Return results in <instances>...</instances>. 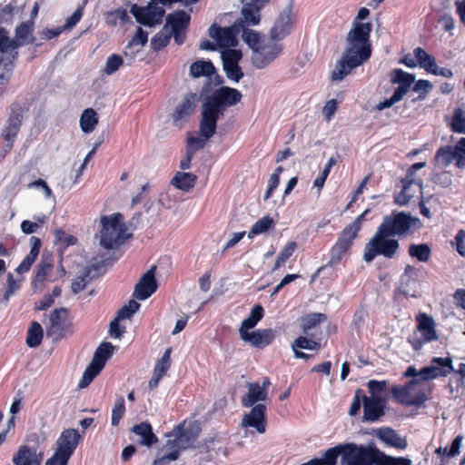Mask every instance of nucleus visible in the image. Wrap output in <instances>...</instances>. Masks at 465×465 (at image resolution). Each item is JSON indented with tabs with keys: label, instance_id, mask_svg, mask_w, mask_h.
<instances>
[{
	"label": "nucleus",
	"instance_id": "nucleus-1",
	"mask_svg": "<svg viewBox=\"0 0 465 465\" xmlns=\"http://www.w3.org/2000/svg\"><path fill=\"white\" fill-rule=\"evenodd\" d=\"M371 25L370 23H355L348 33V46L336 69L331 74L333 81H341L351 71L367 61L371 54L369 43Z\"/></svg>",
	"mask_w": 465,
	"mask_h": 465
},
{
	"label": "nucleus",
	"instance_id": "nucleus-2",
	"mask_svg": "<svg viewBox=\"0 0 465 465\" xmlns=\"http://www.w3.org/2000/svg\"><path fill=\"white\" fill-rule=\"evenodd\" d=\"M400 249L399 240L377 228L374 235L366 243L363 259L366 262H372L375 257L381 255L386 259L395 258Z\"/></svg>",
	"mask_w": 465,
	"mask_h": 465
},
{
	"label": "nucleus",
	"instance_id": "nucleus-3",
	"mask_svg": "<svg viewBox=\"0 0 465 465\" xmlns=\"http://www.w3.org/2000/svg\"><path fill=\"white\" fill-rule=\"evenodd\" d=\"M101 223L100 244L105 249L117 248L129 237L120 213L102 217Z\"/></svg>",
	"mask_w": 465,
	"mask_h": 465
},
{
	"label": "nucleus",
	"instance_id": "nucleus-4",
	"mask_svg": "<svg viewBox=\"0 0 465 465\" xmlns=\"http://www.w3.org/2000/svg\"><path fill=\"white\" fill-rule=\"evenodd\" d=\"M429 388L426 382L412 379L404 386H393L392 396L405 406H422L428 400Z\"/></svg>",
	"mask_w": 465,
	"mask_h": 465
},
{
	"label": "nucleus",
	"instance_id": "nucleus-5",
	"mask_svg": "<svg viewBox=\"0 0 465 465\" xmlns=\"http://www.w3.org/2000/svg\"><path fill=\"white\" fill-rule=\"evenodd\" d=\"M420 221L405 212H392L382 218L381 223L378 226L385 233L392 237L407 235L411 228H420Z\"/></svg>",
	"mask_w": 465,
	"mask_h": 465
},
{
	"label": "nucleus",
	"instance_id": "nucleus-6",
	"mask_svg": "<svg viewBox=\"0 0 465 465\" xmlns=\"http://www.w3.org/2000/svg\"><path fill=\"white\" fill-rule=\"evenodd\" d=\"M452 371H454V369L450 357H434L430 361V365L422 368L419 371L415 367L409 366L404 372V377H411L412 379H419L422 382H427L439 377H445Z\"/></svg>",
	"mask_w": 465,
	"mask_h": 465
},
{
	"label": "nucleus",
	"instance_id": "nucleus-7",
	"mask_svg": "<svg viewBox=\"0 0 465 465\" xmlns=\"http://www.w3.org/2000/svg\"><path fill=\"white\" fill-rule=\"evenodd\" d=\"M417 327L413 334L408 337V342L415 351H420L424 344L439 340L434 319L420 312L416 316Z\"/></svg>",
	"mask_w": 465,
	"mask_h": 465
},
{
	"label": "nucleus",
	"instance_id": "nucleus-8",
	"mask_svg": "<svg viewBox=\"0 0 465 465\" xmlns=\"http://www.w3.org/2000/svg\"><path fill=\"white\" fill-rule=\"evenodd\" d=\"M166 436L168 440L153 465H168L179 458L182 450L189 448L181 435V426H175Z\"/></svg>",
	"mask_w": 465,
	"mask_h": 465
},
{
	"label": "nucleus",
	"instance_id": "nucleus-9",
	"mask_svg": "<svg viewBox=\"0 0 465 465\" xmlns=\"http://www.w3.org/2000/svg\"><path fill=\"white\" fill-rule=\"evenodd\" d=\"M242 98V94L239 90L229 86H221L213 91L203 104L223 115L228 107L237 104Z\"/></svg>",
	"mask_w": 465,
	"mask_h": 465
},
{
	"label": "nucleus",
	"instance_id": "nucleus-10",
	"mask_svg": "<svg viewBox=\"0 0 465 465\" xmlns=\"http://www.w3.org/2000/svg\"><path fill=\"white\" fill-rule=\"evenodd\" d=\"M114 349V346L110 342H103L100 344L79 381L78 387L80 389L86 388L101 372L106 361L113 355Z\"/></svg>",
	"mask_w": 465,
	"mask_h": 465
},
{
	"label": "nucleus",
	"instance_id": "nucleus-11",
	"mask_svg": "<svg viewBox=\"0 0 465 465\" xmlns=\"http://www.w3.org/2000/svg\"><path fill=\"white\" fill-rule=\"evenodd\" d=\"M378 450L369 446L347 443L343 445L341 465H373Z\"/></svg>",
	"mask_w": 465,
	"mask_h": 465
},
{
	"label": "nucleus",
	"instance_id": "nucleus-12",
	"mask_svg": "<svg viewBox=\"0 0 465 465\" xmlns=\"http://www.w3.org/2000/svg\"><path fill=\"white\" fill-rule=\"evenodd\" d=\"M130 13L139 24L152 27L162 23L165 10L163 6L154 5L149 2L146 6H139L136 4L133 5L130 8Z\"/></svg>",
	"mask_w": 465,
	"mask_h": 465
},
{
	"label": "nucleus",
	"instance_id": "nucleus-13",
	"mask_svg": "<svg viewBox=\"0 0 465 465\" xmlns=\"http://www.w3.org/2000/svg\"><path fill=\"white\" fill-rule=\"evenodd\" d=\"M279 40L264 41L258 51L252 54V64L258 69H262L274 61L282 51V45Z\"/></svg>",
	"mask_w": 465,
	"mask_h": 465
},
{
	"label": "nucleus",
	"instance_id": "nucleus-14",
	"mask_svg": "<svg viewBox=\"0 0 465 465\" xmlns=\"http://www.w3.org/2000/svg\"><path fill=\"white\" fill-rule=\"evenodd\" d=\"M241 28L234 23L228 27H221L212 25L209 28V35L221 48L233 47L237 45V35Z\"/></svg>",
	"mask_w": 465,
	"mask_h": 465
},
{
	"label": "nucleus",
	"instance_id": "nucleus-15",
	"mask_svg": "<svg viewBox=\"0 0 465 465\" xmlns=\"http://www.w3.org/2000/svg\"><path fill=\"white\" fill-rule=\"evenodd\" d=\"M241 426L242 428H253L256 432L263 434L267 426L265 404L258 403L252 406L251 411L243 415Z\"/></svg>",
	"mask_w": 465,
	"mask_h": 465
},
{
	"label": "nucleus",
	"instance_id": "nucleus-16",
	"mask_svg": "<svg viewBox=\"0 0 465 465\" xmlns=\"http://www.w3.org/2000/svg\"><path fill=\"white\" fill-rule=\"evenodd\" d=\"M81 440L79 431L75 429H66L62 431L56 440L55 452L70 459L76 450Z\"/></svg>",
	"mask_w": 465,
	"mask_h": 465
},
{
	"label": "nucleus",
	"instance_id": "nucleus-17",
	"mask_svg": "<svg viewBox=\"0 0 465 465\" xmlns=\"http://www.w3.org/2000/svg\"><path fill=\"white\" fill-rule=\"evenodd\" d=\"M155 266H152L136 283L134 291V296L141 301L148 299L153 294L158 287L155 279Z\"/></svg>",
	"mask_w": 465,
	"mask_h": 465
},
{
	"label": "nucleus",
	"instance_id": "nucleus-18",
	"mask_svg": "<svg viewBox=\"0 0 465 465\" xmlns=\"http://www.w3.org/2000/svg\"><path fill=\"white\" fill-rule=\"evenodd\" d=\"M434 159L436 164L442 168H445L451 163H455L459 169L465 168V160L460 157V152L457 149V143L455 145H446L438 149Z\"/></svg>",
	"mask_w": 465,
	"mask_h": 465
},
{
	"label": "nucleus",
	"instance_id": "nucleus-19",
	"mask_svg": "<svg viewBox=\"0 0 465 465\" xmlns=\"http://www.w3.org/2000/svg\"><path fill=\"white\" fill-rule=\"evenodd\" d=\"M44 460V453L36 448L28 445H22L13 455L14 465H41Z\"/></svg>",
	"mask_w": 465,
	"mask_h": 465
},
{
	"label": "nucleus",
	"instance_id": "nucleus-20",
	"mask_svg": "<svg viewBox=\"0 0 465 465\" xmlns=\"http://www.w3.org/2000/svg\"><path fill=\"white\" fill-rule=\"evenodd\" d=\"M68 311L65 308L55 309L49 316L46 326L47 334L60 338L67 328Z\"/></svg>",
	"mask_w": 465,
	"mask_h": 465
},
{
	"label": "nucleus",
	"instance_id": "nucleus-21",
	"mask_svg": "<svg viewBox=\"0 0 465 465\" xmlns=\"http://www.w3.org/2000/svg\"><path fill=\"white\" fill-rule=\"evenodd\" d=\"M293 19L292 15L291 7H286L280 14L278 19L276 20L274 25L271 29L270 35L272 40H282L285 36H287L292 26Z\"/></svg>",
	"mask_w": 465,
	"mask_h": 465
},
{
	"label": "nucleus",
	"instance_id": "nucleus-22",
	"mask_svg": "<svg viewBox=\"0 0 465 465\" xmlns=\"http://www.w3.org/2000/svg\"><path fill=\"white\" fill-rule=\"evenodd\" d=\"M196 103L197 95L195 94H186L172 114L173 124L181 126L182 124L193 113L196 107Z\"/></svg>",
	"mask_w": 465,
	"mask_h": 465
},
{
	"label": "nucleus",
	"instance_id": "nucleus-23",
	"mask_svg": "<svg viewBox=\"0 0 465 465\" xmlns=\"http://www.w3.org/2000/svg\"><path fill=\"white\" fill-rule=\"evenodd\" d=\"M402 189L394 196V201L398 205L404 206L410 203L411 198L420 193L422 194V183L414 179L404 178L402 181Z\"/></svg>",
	"mask_w": 465,
	"mask_h": 465
},
{
	"label": "nucleus",
	"instance_id": "nucleus-24",
	"mask_svg": "<svg viewBox=\"0 0 465 465\" xmlns=\"http://www.w3.org/2000/svg\"><path fill=\"white\" fill-rule=\"evenodd\" d=\"M363 419L375 421L383 415L385 401L381 397L362 396Z\"/></svg>",
	"mask_w": 465,
	"mask_h": 465
},
{
	"label": "nucleus",
	"instance_id": "nucleus-25",
	"mask_svg": "<svg viewBox=\"0 0 465 465\" xmlns=\"http://www.w3.org/2000/svg\"><path fill=\"white\" fill-rule=\"evenodd\" d=\"M220 114L203 104L202 120L200 123V133L205 139H210L216 131L217 121Z\"/></svg>",
	"mask_w": 465,
	"mask_h": 465
},
{
	"label": "nucleus",
	"instance_id": "nucleus-26",
	"mask_svg": "<svg viewBox=\"0 0 465 465\" xmlns=\"http://www.w3.org/2000/svg\"><path fill=\"white\" fill-rule=\"evenodd\" d=\"M240 336L244 341L250 342L252 346L263 348L273 341L275 332L271 329H263L241 333Z\"/></svg>",
	"mask_w": 465,
	"mask_h": 465
},
{
	"label": "nucleus",
	"instance_id": "nucleus-27",
	"mask_svg": "<svg viewBox=\"0 0 465 465\" xmlns=\"http://www.w3.org/2000/svg\"><path fill=\"white\" fill-rule=\"evenodd\" d=\"M391 82L394 84H399L395 92L404 97L409 92L410 88L415 82V75L403 71L401 68H395L391 73Z\"/></svg>",
	"mask_w": 465,
	"mask_h": 465
},
{
	"label": "nucleus",
	"instance_id": "nucleus-28",
	"mask_svg": "<svg viewBox=\"0 0 465 465\" xmlns=\"http://www.w3.org/2000/svg\"><path fill=\"white\" fill-rule=\"evenodd\" d=\"M248 392L242 398V405L250 408L258 404L257 402L265 401L268 398L267 391L261 387L259 382H250L247 384Z\"/></svg>",
	"mask_w": 465,
	"mask_h": 465
},
{
	"label": "nucleus",
	"instance_id": "nucleus-29",
	"mask_svg": "<svg viewBox=\"0 0 465 465\" xmlns=\"http://www.w3.org/2000/svg\"><path fill=\"white\" fill-rule=\"evenodd\" d=\"M376 436L386 445L399 450H405L408 446L406 438L401 437L396 430L391 428L379 429Z\"/></svg>",
	"mask_w": 465,
	"mask_h": 465
},
{
	"label": "nucleus",
	"instance_id": "nucleus-30",
	"mask_svg": "<svg viewBox=\"0 0 465 465\" xmlns=\"http://www.w3.org/2000/svg\"><path fill=\"white\" fill-rule=\"evenodd\" d=\"M241 15L242 18L235 22L241 29H243L246 26H255L259 25L261 21L260 11L250 3H247L242 6Z\"/></svg>",
	"mask_w": 465,
	"mask_h": 465
},
{
	"label": "nucleus",
	"instance_id": "nucleus-31",
	"mask_svg": "<svg viewBox=\"0 0 465 465\" xmlns=\"http://www.w3.org/2000/svg\"><path fill=\"white\" fill-rule=\"evenodd\" d=\"M131 430L140 438L139 443L143 446L152 447L158 441V438L153 432V428L148 422L135 424Z\"/></svg>",
	"mask_w": 465,
	"mask_h": 465
},
{
	"label": "nucleus",
	"instance_id": "nucleus-32",
	"mask_svg": "<svg viewBox=\"0 0 465 465\" xmlns=\"http://www.w3.org/2000/svg\"><path fill=\"white\" fill-rule=\"evenodd\" d=\"M22 118L23 115L20 108L13 110L8 118L7 126L5 130L4 135L5 141L7 142V146L9 147L12 146L15 137L20 129Z\"/></svg>",
	"mask_w": 465,
	"mask_h": 465
},
{
	"label": "nucleus",
	"instance_id": "nucleus-33",
	"mask_svg": "<svg viewBox=\"0 0 465 465\" xmlns=\"http://www.w3.org/2000/svg\"><path fill=\"white\" fill-rule=\"evenodd\" d=\"M30 243H31V250L30 252L25 257V259L22 261V262L17 266L16 272L17 273H25L27 272L32 264L35 262V259L37 258L40 248H41V240L37 237L32 236L30 238Z\"/></svg>",
	"mask_w": 465,
	"mask_h": 465
},
{
	"label": "nucleus",
	"instance_id": "nucleus-34",
	"mask_svg": "<svg viewBox=\"0 0 465 465\" xmlns=\"http://www.w3.org/2000/svg\"><path fill=\"white\" fill-rule=\"evenodd\" d=\"M190 23V15L185 11H177L166 17L163 31L186 29Z\"/></svg>",
	"mask_w": 465,
	"mask_h": 465
},
{
	"label": "nucleus",
	"instance_id": "nucleus-35",
	"mask_svg": "<svg viewBox=\"0 0 465 465\" xmlns=\"http://www.w3.org/2000/svg\"><path fill=\"white\" fill-rule=\"evenodd\" d=\"M263 314L264 310L261 305L257 304L253 306L250 315L242 322L241 328L239 330L240 334L247 332L249 330L255 327L256 324L262 319Z\"/></svg>",
	"mask_w": 465,
	"mask_h": 465
},
{
	"label": "nucleus",
	"instance_id": "nucleus-36",
	"mask_svg": "<svg viewBox=\"0 0 465 465\" xmlns=\"http://www.w3.org/2000/svg\"><path fill=\"white\" fill-rule=\"evenodd\" d=\"M196 182V176L191 173L177 172L173 177L171 183L176 188L183 191H189Z\"/></svg>",
	"mask_w": 465,
	"mask_h": 465
},
{
	"label": "nucleus",
	"instance_id": "nucleus-37",
	"mask_svg": "<svg viewBox=\"0 0 465 465\" xmlns=\"http://www.w3.org/2000/svg\"><path fill=\"white\" fill-rule=\"evenodd\" d=\"M98 124L96 112L92 108L85 109L80 117V127L84 134H90Z\"/></svg>",
	"mask_w": 465,
	"mask_h": 465
},
{
	"label": "nucleus",
	"instance_id": "nucleus-38",
	"mask_svg": "<svg viewBox=\"0 0 465 465\" xmlns=\"http://www.w3.org/2000/svg\"><path fill=\"white\" fill-rule=\"evenodd\" d=\"M190 74L194 78L201 76L211 77L215 74V68L210 61H196L191 64Z\"/></svg>",
	"mask_w": 465,
	"mask_h": 465
},
{
	"label": "nucleus",
	"instance_id": "nucleus-39",
	"mask_svg": "<svg viewBox=\"0 0 465 465\" xmlns=\"http://www.w3.org/2000/svg\"><path fill=\"white\" fill-rule=\"evenodd\" d=\"M413 54L417 60V64H419L428 73L431 74L437 64L435 58L421 47H416L413 51Z\"/></svg>",
	"mask_w": 465,
	"mask_h": 465
},
{
	"label": "nucleus",
	"instance_id": "nucleus-40",
	"mask_svg": "<svg viewBox=\"0 0 465 465\" xmlns=\"http://www.w3.org/2000/svg\"><path fill=\"white\" fill-rule=\"evenodd\" d=\"M241 31L242 32V40L252 50V54H255L264 42V39L262 38L260 33L252 29L245 27L243 29H241Z\"/></svg>",
	"mask_w": 465,
	"mask_h": 465
},
{
	"label": "nucleus",
	"instance_id": "nucleus-41",
	"mask_svg": "<svg viewBox=\"0 0 465 465\" xmlns=\"http://www.w3.org/2000/svg\"><path fill=\"white\" fill-rule=\"evenodd\" d=\"M373 465H412V461L406 457H392L378 450Z\"/></svg>",
	"mask_w": 465,
	"mask_h": 465
},
{
	"label": "nucleus",
	"instance_id": "nucleus-42",
	"mask_svg": "<svg viewBox=\"0 0 465 465\" xmlns=\"http://www.w3.org/2000/svg\"><path fill=\"white\" fill-rule=\"evenodd\" d=\"M44 331L41 324L37 322H33L27 331L26 344L31 348L37 347L43 339Z\"/></svg>",
	"mask_w": 465,
	"mask_h": 465
},
{
	"label": "nucleus",
	"instance_id": "nucleus-43",
	"mask_svg": "<svg viewBox=\"0 0 465 465\" xmlns=\"http://www.w3.org/2000/svg\"><path fill=\"white\" fill-rule=\"evenodd\" d=\"M410 256L416 258L419 262H426L430 258V249L427 244H411L409 247Z\"/></svg>",
	"mask_w": 465,
	"mask_h": 465
},
{
	"label": "nucleus",
	"instance_id": "nucleus-44",
	"mask_svg": "<svg viewBox=\"0 0 465 465\" xmlns=\"http://www.w3.org/2000/svg\"><path fill=\"white\" fill-rule=\"evenodd\" d=\"M273 225V220L270 216H263L259 219L248 232V237L252 238L255 235L267 232Z\"/></svg>",
	"mask_w": 465,
	"mask_h": 465
},
{
	"label": "nucleus",
	"instance_id": "nucleus-45",
	"mask_svg": "<svg viewBox=\"0 0 465 465\" xmlns=\"http://www.w3.org/2000/svg\"><path fill=\"white\" fill-rule=\"evenodd\" d=\"M356 234L351 232L350 230L344 228L341 234L338 237V240L334 246L344 252L345 253L351 248L353 240L355 239Z\"/></svg>",
	"mask_w": 465,
	"mask_h": 465
},
{
	"label": "nucleus",
	"instance_id": "nucleus-46",
	"mask_svg": "<svg viewBox=\"0 0 465 465\" xmlns=\"http://www.w3.org/2000/svg\"><path fill=\"white\" fill-rule=\"evenodd\" d=\"M296 246L297 245L294 242H290L287 243V245L282 250V252L278 255L273 267V271L279 269L285 263V262L293 254Z\"/></svg>",
	"mask_w": 465,
	"mask_h": 465
},
{
	"label": "nucleus",
	"instance_id": "nucleus-47",
	"mask_svg": "<svg viewBox=\"0 0 465 465\" xmlns=\"http://www.w3.org/2000/svg\"><path fill=\"white\" fill-rule=\"evenodd\" d=\"M125 412V403L124 397H119L114 403V406L112 410V419L111 423L113 426H117L124 417Z\"/></svg>",
	"mask_w": 465,
	"mask_h": 465
},
{
	"label": "nucleus",
	"instance_id": "nucleus-48",
	"mask_svg": "<svg viewBox=\"0 0 465 465\" xmlns=\"http://www.w3.org/2000/svg\"><path fill=\"white\" fill-rule=\"evenodd\" d=\"M451 128L455 133L465 134V113L462 109L458 108L454 111Z\"/></svg>",
	"mask_w": 465,
	"mask_h": 465
},
{
	"label": "nucleus",
	"instance_id": "nucleus-49",
	"mask_svg": "<svg viewBox=\"0 0 465 465\" xmlns=\"http://www.w3.org/2000/svg\"><path fill=\"white\" fill-rule=\"evenodd\" d=\"M123 64L124 60L119 54H113L109 55L104 68V74L107 75L114 74Z\"/></svg>",
	"mask_w": 465,
	"mask_h": 465
},
{
	"label": "nucleus",
	"instance_id": "nucleus-50",
	"mask_svg": "<svg viewBox=\"0 0 465 465\" xmlns=\"http://www.w3.org/2000/svg\"><path fill=\"white\" fill-rule=\"evenodd\" d=\"M241 58H242V52L239 50L232 49L231 47H228V48H224V50L222 51L223 65L238 64Z\"/></svg>",
	"mask_w": 465,
	"mask_h": 465
},
{
	"label": "nucleus",
	"instance_id": "nucleus-51",
	"mask_svg": "<svg viewBox=\"0 0 465 465\" xmlns=\"http://www.w3.org/2000/svg\"><path fill=\"white\" fill-rule=\"evenodd\" d=\"M86 1L87 0H84L83 4L73 13V15L66 19L65 24L63 25L65 30H71L80 22L84 15V9Z\"/></svg>",
	"mask_w": 465,
	"mask_h": 465
},
{
	"label": "nucleus",
	"instance_id": "nucleus-52",
	"mask_svg": "<svg viewBox=\"0 0 465 465\" xmlns=\"http://www.w3.org/2000/svg\"><path fill=\"white\" fill-rule=\"evenodd\" d=\"M20 280H15L12 273L7 276V288L3 295V301L7 303L10 297L20 289Z\"/></svg>",
	"mask_w": 465,
	"mask_h": 465
},
{
	"label": "nucleus",
	"instance_id": "nucleus-53",
	"mask_svg": "<svg viewBox=\"0 0 465 465\" xmlns=\"http://www.w3.org/2000/svg\"><path fill=\"white\" fill-rule=\"evenodd\" d=\"M325 319L326 316L322 313L309 314L303 319L302 329L304 331H308L320 322H323Z\"/></svg>",
	"mask_w": 465,
	"mask_h": 465
},
{
	"label": "nucleus",
	"instance_id": "nucleus-54",
	"mask_svg": "<svg viewBox=\"0 0 465 465\" xmlns=\"http://www.w3.org/2000/svg\"><path fill=\"white\" fill-rule=\"evenodd\" d=\"M170 41V35L168 31H163V28L161 32L156 34L152 38V46L154 50H160L161 48L166 46Z\"/></svg>",
	"mask_w": 465,
	"mask_h": 465
},
{
	"label": "nucleus",
	"instance_id": "nucleus-55",
	"mask_svg": "<svg viewBox=\"0 0 465 465\" xmlns=\"http://www.w3.org/2000/svg\"><path fill=\"white\" fill-rule=\"evenodd\" d=\"M320 347V343L310 340L306 337H299L292 343V350L295 348L304 349V350H317Z\"/></svg>",
	"mask_w": 465,
	"mask_h": 465
},
{
	"label": "nucleus",
	"instance_id": "nucleus-56",
	"mask_svg": "<svg viewBox=\"0 0 465 465\" xmlns=\"http://www.w3.org/2000/svg\"><path fill=\"white\" fill-rule=\"evenodd\" d=\"M223 66L226 76L230 80L238 83L243 77V73L239 64H225Z\"/></svg>",
	"mask_w": 465,
	"mask_h": 465
},
{
	"label": "nucleus",
	"instance_id": "nucleus-57",
	"mask_svg": "<svg viewBox=\"0 0 465 465\" xmlns=\"http://www.w3.org/2000/svg\"><path fill=\"white\" fill-rule=\"evenodd\" d=\"M140 308V303L136 301L131 300L128 304L124 305L122 309L119 310L117 315L119 318L124 320L131 318V316L135 313Z\"/></svg>",
	"mask_w": 465,
	"mask_h": 465
},
{
	"label": "nucleus",
	"instance_id": "nucleus-58",
	"mask_svg": "<svg viewBox=\"0 0 465 465\" xmlns=\"http://www.w3.org/2000/svg\"><path fill=\"white\" fill-rule=\"evenodd\" d=\"M51 271L52 264L50 262H41L37 266V272L34 282L36 283L44 282Z\"/></svg>",
	"mask_w": 465,
	"mask_h": 465
},
{
	"label": "nucleus",
	"instance_id": "nucleus-59",
	"mask_svg": "<svg viewBox=\"0 0 465 465\" xmlns=\"http://www.w3.org/2000/svg\"><path fill=\"white\" fill-rule=\"evenodd\" d=\"M148 40V35L141 27L137 28L134 36L131 39L126 48H131L134 45L143 46Z\"/></svg>",
	"mask_w": 465,
	"mask_h": 465
},
{
	"label": "nucleus",
	"instance_id": "nucleus-60",
	"mask_svg": "<svg viewBox=\"0 0 465 465\" xmlns=\"http://www.w3.org/2000/svg\"><path fill=\"white\" fill-rule=\"evenodd\" d=\"M418 276V270L411 266L407 265L404 270V273L401 278V284L402 288L404 285H410L411 282H414L416 281V278Z\"/></svg>",
	"mask_w": 465,
	"mask_h": 465
},
{
	"label": "nucleus",
	"instance_id": "nucleus-61",
	"mask_svg": "<svg viewBox=\"0 0 465 465\" xmlns=\"http://www.w3.org/2000/svg\"><path fill=\"white\" fill-rule=\"evenodd\" d=\"M14 61L15 60L12 59L8 63L5 64L3 72L0 74V85L7 84L10 80L15 67Z\"/></svg>",
	"mask_w": 465,
	"mask_h": 465
},
{
	"label": "nucleus",
	"instance_id": "nucleus-62",
	"mask_svg": "<svg viewBox=\"0 0 465 465\" xmlns=\"http://www.w3.org/2000/svg\"><path fill=\"white\" fill-rule=\"evenodd\" d=\"M413 91L420 94V97L423 98L431 88V84L428 80H419L413 84Z\"/></svg>",
	"mask_w": 465,
	"mask_h": 465
},
{
	"label": "nucleus",
	"instance_id": "nucleus-63",
	"mask_svg": "<svg viewBox=\"0 0 465 465\" xmlns=\"http://www.w3.org/2000/svg\"><path fill=\"white\" fill-rule=\"evenodd\" d=\"M385 388L386 381H379L371 380L368 382V389L370 393L371 394V397H379L378 394L381 393Z\"/></svg>",
	"mask_w": 465,
	"mask_h": 465
},
{
	"label": "nucleus",
	"instance_id": "nucleus-64",
	"mask_svg": "<svg viewBox=\"0 0 465 465\" xmlns=\"http://www.w3.org/2000/svg\"><path fill=\"white\" fill-rule=\"evenodd\" d=\"M208 139L204 137H194L189 136L187 138V149L194 150V153L205 146V143Z\"/></svg>",
	"mask_w": 465,
	"mask_h": 465
}]
</instances>
